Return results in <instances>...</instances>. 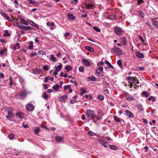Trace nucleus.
I'll return each instance as SVG.
<instances>
[{
  "label": "nucleus",
  "mask_w": 158,
  "mask_h": 158,
  "mask_svg": "<svg viewBox=\"0 0 158 158\" xmlns=\"http://www.w3.org/2000/svg\"><path fill=\"white\" fill-rule=\"evenodd\" d=\"M77 101L74 99H72L70 101V103L71 104H73L75 102H76Z\"/></svg>",
  "instance_id": "680f3d73"
},
{
  "label": "nucleus",
  "mask_w": 158,
  "mask_h": 158,
  "mask_svg": "<svg viewBox=\"0 0 158 158\" xmlns=\"http://www.w3.org/2000/svg\"><path fill=\"white\" fill-rule=\"evenodd\" d=\"M137 108L140 111H142L143 110V109L142 105L141 104H139L137 106Z\"/></svg>",
  "instance_id": "c85d7f7f"
},
{
  "label": "nucleus",
  "mask_w": 158,
  "mask_h": 158,
  "mask_svg": "<svg viewBox=\"0 0 158 158\" xmlns=\"http://www.w3.org/2000/svg\"><path fill=\"white\" fill-rule=\"evenodd\" d=\"M83 120H85L86 119L85 115V114H83L81 116Z\"/></svg>",
  "instance_id": "0e129e2a"
},
{
  "label": "nucleus",
  "mask_w": 158,
  "mask_h": 158,
  "mask_svg": "<svg viewBox=\"0 0 158 158\" xmlns=\"http://www.w3.org/2000/svg\"><path fill=\"white\" fill-rule=\"evenodd\" d=\"M103 68L102 67H99L98 68H97L95 70V72L96 73L100 74L101 72H103Z\"/></svg>",
  "instance_id": "1a4fd4ad"
},
{
  "label": "nucleus",
  "mask_w": 158,
  "mask_h": 158,
  "mask_svg": "<svg viewBox=\"0 0 158 158\" xmlns=\"http://www.w3.org/2000/svg\"><path fill=\"white\" fill-rule=\"evenodd\" d=\"M104 64V63H103V62L101 61V62H100L98 63L97 64V66H100L101 65H103Z\"/></svg>",
  "instance_id": "13d9d810"
},
{
  "label": "nucleus",
  "mask_w": 158,
  "mask_h": 158,
  "mask_svg": "<svg viewBox=\"0 0 158 158\" xmlns=\"http://www.w3.org/2000/svg\"><path fill=\"white\" fill-rule=\"evenodd\" d=\"M126 99L127 100L129 101H133L134 98H133L131 97L130 96V95L128 93L126 94Z\"/></svg>",
  "instance_id": "9b49d317"
},
{
  "label": "nucleus",
  "mask_w": 158,
  "mask_h": 158,
  "mask_svg": "<svg viewBox=\"0 0 158 158\" xmlns=\"http://www.w3.org/2000/svg\"><path fill=\"white\" fill-rule=\"evenodd\" d=\"M55 139L56 141L58 142H60L62 140L63 138L61 136H56L55 137Z\"/></svg>",
  "instance_id": "5701e85b"
},
{
  "label": "nucleus",
  "mask_w": 158,
  "mask_h": 158,
  "mask_svg": "<svg viewBox=\"0 0 158 158\" xmlns=\"http://www.w3.org/2000/svg\"><path fill=\"white\" fill-rule=\"evenodd\" d=\"M85 69L84 66H81L79 68V71L80 72H82Z\"/></svg>",
  "instance_id": "37998d69"
},
{
  "label": "nucleus",
  "mask_w": 158,
  "mask_h": 158,
  "mask_svg": "<svg viewBox=\"0 0 158 158\" xmlns=\"http://www.w3.org/2000/svg\"><path fill=\"white\" fill-rule=\"evenodd\" d=\"M41 72V69H40L33 70V73L34 74H38L40 73Z\"/></svg>",
  "instance_id": "aec40b11"
},
{
  "label": "nucleus",
  "mask_w": 158,
  "mask_h": 158,
  "mask_svg": "<svg viewBox=\"0 0 158 158\" xmlns=\"http://www.w3.org/2000/svg\"><path fill=\"white\" fill-rule=\"evenodd\" d=\"M85 114L88 118L91 119L95 118L96 117V114L94 111L90 110H87L85 112Z\"/></svg>",
  "instance_id": "f257e3e1"
},
{
  "label": "nucleus",
  "mask_w": 158,
  "mask_h": 158,
  "mask_svg": "<svg viewBox=\"0 0 158 158\" xmlns=\"http://www.w3.org/2000/svg\"><path fill=\"white\" fill-rule=\"evenodd\" d=\"M8 136L10 140H12L14 139L15 135L11 133L8 135Z\"/></svg>",
  "instance_id": "cd10ccee"
},
{
  "label": "nucleus",
  "mask_w": 158,
  "mask_h": 158,
  "mask_svg": "<svg viewBox=\"0 0 158 158\" xmlns=\"http://www.w3.org/2000/svg\"><path fill=\"white\" fill-rule=\"evenodd\" d=\"M136 56L140 58H143L144 55L143 54L139 52H136L135 53Z\"/></svg>",
  "instance_id": "4468645a"
},
{
  "label": "nucleus",
  "mask_w": 158,
  "mask_h": 158,
  "mask_svg": "<svg viewBox=\"0 0 158 158\" xmlns=\"http://www.w3.org/2000/svg\"><path fill=\"white\" fill-rule=\"evenodd\" d=\"M88 79H91L92 81H96V78L94 76H93L91 77H88Z\"/></svg>",
  "instance_id": "2f4dec72"
},
{
  "label": "nucleus",
  "mask_w": 158,
  "mask_h": 158,
  "mask_svg": "<svg viewBox=\"0 0 158 158\" xmlns=\"http://www.w3.org/2000/svg\"><path fill=\"white\" fill-rule=\"evenodd\" d=\"M156 18H152V22L153 23V25L156 28H158V25L157 24V22L156 21Z\"/></svg>",
  "instance_id": "9d476101"
},
{
  "label": "nucleus",
  "mask_w": 158,
  "mask_h": 158,
  "mask_svg": "<svg viewBox=\"0 0 158 158\" xmlns=\"http://www.w3.org/2000/svg\"><path fill=\"white\" fill-rule=\"evenodd\" d=\"M38 52L39 53V54L41 55H42L45 54V52L43 50H39Z\"/></svg>",
  "instance_id": "49530a36"
},
{
  "label": "nucleus",
  "mask_w": 158,
  "mask_h": 158,
  "mask_svg": "<svg viewBox=\"0 0 158 158\" xmlns=\"http://www.w3.org/2000/svg\"><path fill=\"white\" fill-rule=\"evenodd\" d=\"M18 18L20 20V23L22 24H23V23L25 22V20L24 18L21 16H18Z\"/></svg>",
  "instance_id": "412c9836"
},
{
  "label": "nucleus",
  "mask_w": 158,
  "mask_h": 158,
  "mask_svg": "<svg viewBox=\"0 0 158 158\" xmlns=\"http://www.w3.org/2000/svg\"><path fill=\"white\" fill-rule=\"evenodd\" d=\"M109 146H110V148H111V149H113V150H115L116 149L117 147L114 145H109Z\"/></svg>",
  "instance_id": "ea45409f"
},
{
  "label": "nucleus",
  "mask_w": 158,
  "mask_h": 158,
  "mask_svg": "<svg viewBox=\"0 0 158 158\" xmlns=\"http://www.w3.org/2000/svg\"><path fill=\"white\" fill-rule=\"evenodd\" d=\"M48 96L47 95L46 92L44 93V96L43 97V98L45 100H47L48 99Z\"/></svg>",
  "instance_id": "e433bc0d"
},
{
  "label": "nucleus",
  "mask_w": 158,
  "mask_h": 158,
  "mask_svg": "<svg viewBox=\"0 0 158 158\" xmlns=\"http://www.w3.org/2000/svg\"><path fill=\"white\" fill-rule=\"evenodd\" d=\"M127 80L128 83L134 84L135 79L133 77H129L127 78Z\"/></svg>",
  "instance_id": "6e6552de"
},
{
  "label": "nucleus",
  "mask_w": 158,
  "mask_h": 158,
  "mask_svg": "<svg viewBox=\"0 0 158 158\" xmlns=\"http://www.w3.org/2000/svg\"><path fill=\"white\" fill-rule=\"evenodd\" d=\"M85 6L87 8H90L93 6V5L91 4H85Z\"/></svg>",
  "instance_id": "79ce46f5"
},
{
  "label": "nucleus",
  "mask_w": 158,
  "mask_h": 158,
  "mask_svg": "<svg viewBox=\"0 0 158 158\" xmlns=\"http://www.w3.org/2000/svg\"><path fill=\"white\" fill-rule=\"evenodd\" d=\"M139 70L142 71L144 70L145 69L142 67H139Z\"/></svg>",
  "instance_id": "e2e57ef3"
},
{
  "label": "nucleus",
  "mask_w": 158,
  "mask_h": 158,
  "mask_svg": "<svg viewBox=\"0 0 158 158\" xmlns=\"http://www.w3.org/2000/svg\"><path fill=\"white\" fill-rule=\"evenodd\" d=\"M114 120L115 121L117 122H120V118H118L117 116H114Z\"/></svg>",
  "instance_id": "a19ab883"
},
{
  "label": "nucleus",
  "mask_w": 158,
  "mask_h": 158,
  "mask_svg": "<svg viewBox=\"0 0 158 158\" xmlns=\"http://www.w3.org/2000/svg\"><path fill=\"white\" fill-rule=\"evenodd\" d=\"M93 28L94 29V30H95L97 32H99L101 31L100 29L97 27L93 26Z\"/></svg>",
  "instance_id": "58836bf2"
},
{
  "label": "nucleus",
  "mask_w": 158,
  "mask_h": 158,
  "mask_svg": "<svg viewBox=\"0 0 158 158\" xmlns=\"http://www.w3.org/2000/svg\"><path fill=\"white\" fill-rule=\"evenodd\" d=\"M2 15L4 17H5L6 18L8 16L6 15L5 13H3L2 14Z\"/></svg>",
  "instance_id": "338daca9"
},
{
  "label": "nucleus",
  "mask_w": 158,
  "mask_h": 158,
  "mask_svg": "<svg viewBox=\"0 0 158 158\" xmlns=\"http://www.w3.org/2000/svg\"><path fill=\"white\" fill-rule=\"evenodd\" d=\"M22 125L23 127L25 128H26L29 127L28 126L27 124H23Z\"/></svg>",
  "instance_id": "69168bd1"
},
{
  "label": "nucleus",
  "mask_w": 158,
  "mask_h": 158,
  "mask_svg": "<svg viewBox=\"0 0 158 158\" xmlns=\"http://www.w3.org/2000/svg\"><path fill=\"white\" fill-rule=\"evenodd\" d=\"M143 2V0H138L137 4V5H139Z\"/></svg>",
  "instance_id": "4d7b16f0"
},
{
  "label": "nucleus",
  "mask_w": 158,
  "mask_h": 158,
  "mask_svg": "<svg viewBox=\"0 0 158 158\" xmlns=\"http://www.w3.org/2000/svg\"><path fill=\"white\" fill-rule=\"evenodd\" d=\"M13 115V113L8 114V115L6 116V118L9 119L10 118L12 117Z\"/></svg>",
  "instance_id": "f704fd0d"
},
{
  "label": "nucleus",
  "mask_w": 158,
  "mask_h": 158,
  "mask_svg": "<svg viewBox=\"0 0 158 158\" xmlns=\"http://www.w3.org/2000/svg\"><path fill=\"white\" fill-rule=\"evenodd\" d=\"M5 110L7 112L8 114L13 113L12 112V109L9 107H5Z\"/></svg>",
  "instance_id": "f8f14e48"
},
{
  "label": "nucleus",
  "mask_w": 158,
  "mask_h": 158,
  "mask_svg": "<svg viewBox=\"0 0 158 158\" xmlns=\"http://www.w3.org/2000/svg\"><path fill=\"white\" fill-rule=\"evenodd\" d=\"M7 50L5 48L4 50H1L0 51V54L1 55H3L6 51Z\"/></svg>",
  "instance_id": "09e8293b"
},
{
  "label": "nucleus",
  "mask_w": 158,
  "mask_h": 158,
  "mask_svg": "<svg viewBox=\"0 0 158 158\" xmlns=\"http://www.w3.org/2000/svg\"><path fill=\"white\" fill-rule=\"evenodd\" d=\"M17 26L19 28L22 30H24L25 26L22 25L21 24H18Z\"/></svg>",
  "instance_id": "4c0bfd02"
},
{
  "label": "nucleus",
  "mask_w": 158,
  "mask_h": 158,
  "mask_svg": "<svg viewBox=\"0 0 158 158\" xmlns=\"http://www.w3.org/2000/svg\"><path fill=\"white\" fill-rule=\"evenodd\" d=\"M121 43L123 45H125L127 44V41L126 39L124 37H123L120 38Z\"/></svg>",
  "instance_id": "ddd939ff"
},
{
  "label": "nucleus",
  "mask_w": 158,
  "mask_h": 158,
  "mask_svg": "<svg viewBox=\"0 0 158 158\" xmlns=\"http://www.w3.org/2000/svg\"><path fill=\"white\" fill-rule=\"evenodd\" d=\"M111 52L112 53H115L118 56L121 55L122 54L121 50L119 48L116 47H114L112 48Z\"/></svg>",
  "instance_id": "7ed1b4c3"
},
{
  "label": "nucleus",
  "mask_w": 158,
  "mask_h": 158,
  "mask_svg": "<svg viewBox=\"0 0 158 158\" xmlns=\"http://www.w3.org/2000/svg\"><path fill=\"white\" fill-rule=\"evenodd\" d=\"M61 87V85H54L52 87V89H53L55 90L56 91L58 90V89L59 88Z\"/></svg>",
  "instance_id": "6ab92c4d"
},
{
  "label": "nucleus",
  "mask_w": 158,
  "mask_h": 158,
  "mask_svg": "<svg viewBox=\"0 0 158 158\" xmlns=\"http://www.w3.org/2000/svg\"><path fill=\"white\" fill-rule=\"evenodd\" d=\"M19 94L21 99L24 98L27 95V93L26 91H21L19 93Z\"/></svg>",
  "instance_id": "423d86ee"
},
{
  "label": "nucleus",
  "mask_w": 158,
  "mask_h": 158,
  "mask_svg": "<svg viewBox=\"0 0 158 158\" xmlns=\"http://www.w3.org/2000/svg\"><path fill=\"white\" fill-rule=\"evenodd\" d=\"M85 48L86 49L91 52H93L94 51V49L90 46H86Z\"/></svg>",
  "instance_id": "a878e982"
},
{
  "label": "nucleus",
  "mask_w": 158,
  "mask_h": 158,
  "mask_svg": "<svg viewBox=\"0 0 158 158\" xmlns=\"http://www.w3.org/2000/svg\"><path fill=\"white\" fill-rule=\"evenodd\" d=\"M10 34H9L8 32V30H6L5 31V34H4V35L5 37H7L9 36L10 35Z\"/></svg>",
  "instance_id": "473e14b6"
},
{
  "label": "nucleus",
  "mask_w": 158,
  "mask_h": 158,
  "mask_svg": "<svg viewBox=\"0 0 158 158\" xmlns=\"http://www.w3.org/2000/svg\"><path fill=\"white\" fill-rule=\"evenodd\" d=\"M99 143L101 144L105 148H108L109 146V144L108 142L105 141H104L102 140L99 139Z\"/></svg>",
  "instance_id": "39448f33"
},
{
  "label": "nucleus",
  "mask_w": 158,
  "mask_h": 158,
  "mask_svg": "<svg viewBox=\"0 0 158 158\" xmlns=\"http://www.w3.org/2000/svg\"><path fill=\"white\" fill-rule=\"evenodd\" d=\"M29 21H30L31 24V25H32L33 26H34L35 27V26L37 25L36 23H35L33 21H32L31 20H29Z\"/></svg>",
  "instance_id": "864d4df0"
},
{
  "label": "nucleus",
  "mask_w": 158,
  "mask_h": 158,
  "mask_svg": "<svg viewBox=\"0 0 158 158\" xmlns=\"http://www.w3.org/2000/svg\"><path fill=\"white\" fill-rule=\"evenodd\" d=\"M72 3L73 4H75L77 3V0H71Z\"/></svg>",
  "instance_id": "052dcab7"
},
{
  "label": "nucleus",
  "mask_w": 158,
  "mask_h": 158,
  "mask_svg": "<svg viewBox=\"0 0 158 158\" xmlns=\"http://www.w3.org/2000/svg\"><path fill=\"white\" fill-rule=\"evenodd\" d=\"M81 92L80 93V95L82 96L86 92V90L84 88H81Z\"/></svg>",
  "instance_id": "c756f323"
},
{
  "label": "nucleus",
  "mask_w": 158,
  "mask_h": 158,
  "mask_svg": "<svg viewBox=\"0 0 158 158\" xmlns=\"http://www.w3.org/2000/svg\"><path fill=\"white\" fill-rule=\"evenodd\" d=\"M30 23L29 22L27 21H26L25 20V22H24L23 24H24L25 25H28Z\"/></svg>",
  "instance_id": "bf43d9fd"
},
{
  "label": "nucleus",
  "mask_w": 158,
  "mask_h": 158,
  "mask_svg": "<svg viewBox=\"0 0 158 158\" xmlns=\"http://www.w3.org/2000/svg\"><path fill=\"white\" fill-rule=\"evenodd\" d=\"M139 13L142 17H144V14L142 11L139 10Z\"/></svg>",
  "instance_id": "5fc2aeb1"
},
{
  "label": "nucleus",
  "mask_w": 158,
  "mask_h": 158,
  "mask_svg": "<svg viewBox=\"0 0 158 158\" xmlns=\"http://www.w3.org/2000/svg\"><path fill=\"white\" fill-rule=\"evenodd\" d=\"M136 81H137V82L134 85V88L135 89L139 87V86L137 84H139V82H138V80H136Z\"/></svg>",
  "instance_id": "8fccbe9b"
},
{
  "label": "nucleus",
  "mask_w": 158,
  "mask_h": 158,
  "mask_svg": "<svg viewBox=\"0 0 158 158\" xmlns=\"http://www.w3.org/2000/svg\"><path fill=\"white\" fill-rule=\"evenodd\" d=\"M88 134L91 136L95 135L96 134L94 133L93 132L91 131H89L88 132Z\"/></svg>",
  "instance_id": "de8ad7c7"
},
{
  "label": "nucleus",
  "mask_w": 158,
  "mask_h": 158,
  "mask_svg": "<svg viewBox=\"0 0 158 158\" xmlns=\"http://www.w3.org/2000/svg\"><path fill=\"white\" fill-rule=\"evenodd\" d=\"M98 99L101 100H103L104 99V97L103 96L101 95H98Z\"/></svg>",
  "instance_id": "c03bdc74"
},
{
  "label": "nucleus",
  "mask_w": 158,
  "mask_h": 158,
  "mask_svg": "<svg viewBox=\"0 0 158 158\" xmlns=\"http://www.w3.org/2000/svg\"><path fill=\"white\" fill-rule=\"evenodd\" d=\"M28 2L29 3L35 5H37V4H38L37 2L35 1L32 0H28Z\"/></svg>",
  "instance_id": "393cba45"
},
{
  "label": "nucleus",
  "mask_w": 158,
  "mask_h": 158,
  "mask_svg": "<svg viewBox=\"0 0 158 158\" xmlns=\"http://www.w3.org/2000/svg\"><path fill=\"white\" fill-rule=\"evenodd\" d=\"M40 131V129L39 127H35L34 130L35 134L36 135L38 134L39 132Z\"/></svg>",
  "instance_id": "b1692460"
},
{
  "label": "nucleus",
  "mask_w": 158,
  "mask_h": 158,
  "mask_svg": "<svg viewBox=\"0 0 158 158\" xmlns=\"http://www.w3.org/2000/svg\"><path fill=\"white\" fill-rule=\"evenodd\" d=\"M126 113L127 116L131 118H132L134 117V115H133V114L130 111L127 110H126Z\"/></svg>",
  "instance_id": "a211bd4d"
},
{
  "label": "nucleus",
  "mask_w": 158,
  "mask_h": 158,
  "mask_svg": "<svg viewBox=\"0 0 158 158\" xmlns=\"http://www.w3.org/2000/svg\"><path fill=\"white\" fill-rule=\"evenodd\" d=\"M67 98L68 97L67 95H64L59 98V101H63L64 100L67 99Z\"/></svg>",
  "instance_id": "2eb2a0df"
},
{
  "label": "nucleus",
  "mask_w": 158,
  "mask_h": 158,
  "mask_svg": "<svg viewBox=\"0 0 158 158\" xmlns=\"http://www.w3.org/2000/svg\"><path fill=\"white\" fill-rule=\"evenodd\" d=\"M62 65L60 64V65L58 66L56 68V70L57 71H59L62 68Z\"/></svg>",
  "instance_id": "c9c22d12"
},
{
  "label": "nucleus",
  "mask_w": 158,
  "mask_h": 158,
  "mask_svg": "<svg viewBox=\"0 0 158 158\" xmlns=\"http://www.w3.org/2000/svg\"><path fill=\"white\" fill-rule=\"evenodd\" d=\"M70 86L69 85H67L64 87V90H66L70 88Z\"/></svg>",
  "instance_id": "6e6d98bb"
},
{
  "label": "nucleus",
  "mask_w": 158,
  "mask_h": 158,
  "mask_svg": "<svg viewBox=\"0 0 158 158\" xmlns=\"http://www.w3.org/2000/svg\"><path fill=\"white\" fill-rule=\"evenodd\" d=\"M117 64L119 66H121L122 65V62L121 60H118Z\"/></svg>",
  "instance_id": "603ef678"
},
{
  "label": "nucleus",
  "mask_w": 158,
  "mask_h": 158,
  "mask_svg": "<svg viewBox=\"0 0 158 158\" xmlns=\"http://www.w3.org/2000/svg\"><path fill=\"white\" fill-rule=\"evenodd\" d=\"M60 76L61 77H64V78H66L67 77V75L66 74L62 72L60 73Z\"/></svg>",
  "instance_id": "a18cd8bd"
},
{
  "label": "nucleus",
  "mask_w": 158,
  "mask_h": 158,
  "mask_svg": "<svg viewBox=\"0 0 158 158\" xmlns=\"http://www.w3.org/2000/svg\"><path fill=\"white\" fill-rule=\"evenodd\" d=\"M114 31L117 35H122L124 33V30L119 27H117L114 28Z\"/></svg>",
  "instance_id": "f03ea898"
},
{
  "label": "nucleus",
  "mask_w": 158,
  "mask_h": 158,
  "mask_svg": "<svg viewBox=\"0 0 158 158\" xmlns=\"http://www.w3.org/2000/svg\"><path fill=\"white\" fill-rule=\"evenodd\" d=\"M142 95L143 96H145L147 98L148 97L149 94L148 93L147 91H144L142 92Z\"/></svg>",
  "instance_id": "7c9ffc66"
},
{
  "label": "nucleus",
  "mask_w": 158,
  "mask_h": 158,
  "mask_svg": "<svg viewBox=\"0 0 158 158\" xmlns=\"http://www.w3.org/2000/svg\"><path fill=\"white\" fill-rule=\"evenodd\" d=\"M23 115L22 113L20 112H18L16 114V116L21 119H22L23 118Z\"/></svg>",
  "instance_id": "4be33fe9"
},
{
  "label": "nucleus",
  "mask_w": 158,
  "mask_h": 158,
  "mask_svg": "<svg viewBox=\"0 0 158 158\" xmlns=\"http://www.w3.org/2000/svg\"><path fill=\"white\" fill-rule=\"evenodd\" d=\"M68 17L69 19L71 20H74L75 19V17L73 15L71 14H68Z\"/></svg>",
  "instance_id": "f3484780"
},
{
  "label": "nucleus",
  "mask_w": 158,
  "mask_h": 158,
  "mask_svg": "<svg viewBox=\"0 0 158 158\" xmlns=\"http://www.w3.org/2000/svg\"><path fill=\"white\" fill-rule=\"evenodd\" d=\"M50 60L52 61V62H55L56 60V58L54 56V55L52 54L51 55L50 57L49 58Z\"/></svg>",
  "instance_id": "dca6fc26"
},
{
  "label": "nucleus",
  "mask_w": 158,
  "mask_h": 158,
  "mask_svg": "<svg viewBox=\"0 0 158 158\" xmlns=\"http://www.w3.org/2000/svg\"><path fill=\"white\" fill-rule=\"evenodd\" d=\"M105 63L107 65H108L109 66L108 68H111L112 69H113L114 67L107 60H105Z\"/></svg>",
  "instance_id": "bb28decb"
},
{
  "label": "nucleus",
  "mask_w": 158,
  "mask_h": 158,
  "mask_svg": "<svg viewBox=\"0 0 158 158\" xmlns=\"http://www.w3.org/2000/svg\"><path fill=\"white\" fill-rule=\"evenodd\" d=\"M65 69L67 70L68 72H69L70 71L72 70V67L70 65H68L67 67H65Z\"/></svg>",
  "instance_id": "72a5a7b5"
},
{
  "label": "nucleus",
  "mask_w": 158,
  "mask_h": 158,
  "mask_svg": "<svg viewBox=\"0 0 158 158\" xmlns=\"http://www.w3.org/2000/svg\"><path fill=\"white\" fill-rule=\"evenodd\" d=\"M82 62L83 65L86 67H89L91 65L90 62L86 59H83L82 60Z\"/></svg>",
  "instance_id": "20e7f679"
},
{
  "label": "nucleus",
  "mask_w": 158,
  "mask_h": 158,
  "mask_svg": "<svg viewBox=\"0 0 158 158\" xmlns=\"http://www.w3.org/2000/svg\"><path fill=\"white\" fill-rule=\"evenodd\" d=\"M138 38L143 43H144V40L143 39V37L141 36H139L138 37Z\"/></svg>",
  "instance_id": "3c124183"
},
{
  "label": "nucleus",
  "mask_w": 158,
  "mask_h": 158,
  "mask_svg": "<svg viewBox=\"0 0 158 158\" xmlns=\"http://www.w3.org/2000/svg\"><path fill=\"white\" fill-rule=\"evenodd\" d=\"M26 109L29 111H32L34 110V106L32 104H28L26 106Z\"/></svg>",
  "instance_id": "0eeeda50"
},
{
  "label": "nucleus",
  "mask_w": 158,
  "mask_h": 158,
  "mask_svg": "<svg viewBox=\"0 0 158 158\" xmlns=\"http://www.w3.org/2000/svg\"><path fill=\"white\" fill-rule=\"evenodd\" d=\"M44 69L45 70H47L48 69V66L47 65H45L44 66Z\"/></svg>",
  "instance_id": "774afa93"
}]
</instances>
